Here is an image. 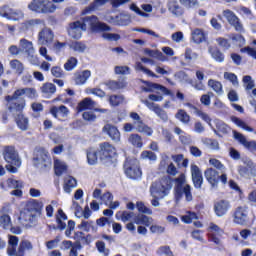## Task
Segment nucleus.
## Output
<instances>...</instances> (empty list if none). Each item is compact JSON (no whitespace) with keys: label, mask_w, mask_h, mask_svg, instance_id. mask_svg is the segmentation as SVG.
Instances as JSON below:
<instances>
[{"label":"nucleus","mask_w":256,"mask_h":256,"mask_svg":"<svg viewBox=\"0 0 256 256\" xmlns=\"http://www.w3.org/2000/svg\"><path fill=\"white\" fill-rule=\"evenodd\" d=\"M204 175L206 180L212 187H217L219 184V172L213 168H208L205 170Z\"/></svg>","instance_id":"nucleus-21"},{"label":"nucleus","mask_w":256,"mask_h":256,"mask_svg":"<svg viewBox=\"0 0 256 256\" xmlns=\"http://www.w3.org/2000/svg\"><path fill=\"white\" fill-rule=\"evenodd\" d=\"M184 57L186 61H195V59H198L199 54H197V52L193 51L191 48H186Z\"/></svg>","instance_id":"nucleus-60"},{"label":"nucleus","mask_w":256,"mask_h":256,"mask_svg":"<svg viewBox=\"0 0 256 256\" xmlns=\"http://www.w3.org/2000/svg\"><path fill=\"white\" fill-rule=\"evenodd\" d=\"M135 213L129 212V211H122V212H117L116 217L120 218L123 223H127V221H131L133 219Z\"/></svg>","instance_id":"nucleus-54"},{"label":"nucleus","mask_w":256,"mask_h":256,"mask_svg":"<svg viewBox=\"0 0 256 256\" xmlns=\"http://www.w3.org/2000/svg\"><path fill=\"white\" fill-rule=\"evenodd\" d=\"M129 143L133 145V147H138V149H141L143 147V139L139 134H131L128 138Z\"/></svg>","instance_id":"nucleus-48"},{"label":"nucleus","mask_w":256,"mask_h":256,"mask_svg":"<svg viewBox=\"0 0 256 256\" xmlns=\"http://www.w3.org/2000/svg\"><path fill=\"white\" fill-rule=\"evenodd\" d=\"M229 207H231L229 201L222 200L217 202L214 205V210L217 217H223V215H225L229 211Z\"/></svg>","instance_id":"nucleus-23"},{"label":"nucleus","mask_w":256,"mask_h":256,"mask_svg":"<svg viewBox=\"0 0 256 256\" xmlns=\"http://www.w3.org/2000/svg\"><path fill=\"white\" fill-rule=\"evenodd\" d=\"M33 244L29 240H22L19 244L16 256H25V251H32Z\"/></svg>","instance_id":"nucleus-34"},{"label":"nucleus","mask_w":256,"mask_h":256,"mask_svg":"<svg viewBox=\"0 0 256 256\" xmlns=\"http://www.w3.org/2000/svg\"><path fill=\"white\" fill-rule=\"evenodd\" d=\"M56 221L58 223V229H60V231H63L66 229L67 224L63 221H67V215L65 214V212H63V210H58V215L56 217Z\"/></svg>","instance_id":"nucleus-41"},{"label":"nucleus","mask_w":256,"mask_h":256,"mask_svg":"<svg viewBox=\"0 0 256 256\" xmlns=\"http://www.w3.org/2000/svg\"><path fill=\"white\" fill-rule=\"evenodd\" d=\"M12 225L13 222H11V216L9 213L5 212V209H3L0 215V227H2V229H11Z\"/></svg>","instance_id":"nucleus-31"},{"label":"nucleus","mask_w":256,"mask_h":256,"mask_svg":"<svg viewBox=\"0 0 256 256\" xmlns=\"http://www.w3.org/2000/svg\"><path fill=\"white\" fill-rule=\"evenodd\" d=\"M97 153H99V151H97L95 148H90L87 150V161L89 165H97Z\"/></svg>","instance_id":"nucleus-43"},{"label":"nucleus","mask_w":256,"mask_h":256,"mask_svg":"<svg viewBox=\"0 0 256 256\" xmlns=\"http://www.w3.org/2000/svg\"><path fill=\"white\" fill-rule=\"evenodd\" d=\"M3 158L6 163H9L6 165L7 171L17 173V167H21V159L17 150H15V146H4Z\"/></svg>","instance_id":"nucleus-4"},{"label":"nucleus","mask_w":256,"mask_h":256,"mask_svg":"<svg viewBox=\"0 0 256 256\" xmlns=\"http://www.w3.org/2000/svg\"><path fill=\"white\" fill-rule=\"evenodd\" d=\"M171 189H173V180L171 177H163L162 179L153 182L150 185V195L151 197H159L160 199H165L169 195Z\"/></svg>","instance_id":"nucleus-3"},{"label":"nucleus","mask_w":256,"mask_h":256,"mask_svg":"<svg viewBox=\"0 0 256 256\" xmlns=\"http://www.w3.org/2000/svg\"><path fill=\"white\" fill-rule=\"evenodd\" d=\"M19 47L21 49V51H25V53H27V55H33V53H35V48H33V42L22 38L19 41Z\"/></svg>","instance_id":"nucleus-29"},{"label":"nucleus","mask_w":256,"mask_h":256,"mask_svg":"<svg viewBox=\"0 0 256 256\" xmlns=\"http://www.w3.org/2000/svg\"><path fill=\"white\" fill-rule=\"evenodd\" d=\"M125 175L129 179H141V167H139V160L135 158H127L124 163Z\"/></svg>","instance_id":"nucleus-7"},{"label":"nucleus","mask_w":256,"mask_h":256,"mask_svg":"<svg viewBox=\"0 0 256 256\" xmlns=\"http://www.w3.org/2000/svg\"><path fill=\"white\" fill-rule=\"evenodd\" d=\"M232 133H233L234 139L237 142H239L240 145H243V147H245V149H247L251 153H256V141L255 140H252V141L247 140L245 135L241 134L240 132H237V130H233Z\"/></svg>","instance_id":"nucleus-12"},{"label":"nucleus","mask_w":256,"mask_h":256,"mask_svg":"<svg viewBox=\"0 0 256 256\" xmlns=\"http://www.w3.org/2000/svg\"><path fill=\"white\" fill-rule=\"evenodd\" d=\"M125 101V97L123 95H112L109 97V103L112 107H118V105H121Z\"/></svg>","instance_id":"nucleus-56"},{"label":"nucleus","mask_w":256,"mask_h":256,"mask_svg":"<svg viewBox=\"0 0 256 256\" xmlns=\"http://www.w3.org/2000/svg\"><path fill=\"white\" fill-rule=\"evenodd\" d=\"M168 11H170V13H172V15H174L175 17H181V15L185 13L183 7H181V5H179V2H177L176 0H171L168 2Z\"/></svg>","instance_id":"nucleus-26"},{"label":"nucleus","mask_w":256,"mask_h":256,"mask_svg":"<svg viewBox=\"0 0 256 256\" xmlns=\"http://www.w3.org/2000/svg\"><path fill=\"white\" fill-rule=\"evenodd\" d=\"M116 25H120L121 27L131 25V14H120L116 16Z\"/></svg>","instance_id":"nucleus-37"},{"label":"nucleus","mask_w":256,"mask_h":256,"mask_svg":"<svg viewBox=\"0 0 256 256\" xmlns=\"http://www.w3.org/2000/svg\"><path fill=\"white\" fill-rule=\"evenodd\" d=\"M216 127L220 133H223V135H227V133L231 132V127H229V125L225 124V122L217 121Z\"/></svg>","instance_id":"nucleus-61"},{"label":"nucleus","mask_w":256,"mask_h":256,"mask_svg":"<svg viewBox=\"0 0 256 256\" xmlns=\"http://www.w3.org/2000/svg\"><path fill=\"white\" fill-rule=\"evenodd\" d=\"M97 105V102H95L91 98H84L79 104H78V111H85L87 109H93Z\"/></svg>","instance_id":"nucleus-35"},{"label":"nucleus","mask_w":256,"mask_h":256,"mask_svg":"<svg viewBox=\"0 0 256 256\" xmlns=\"http://www.w3.org/2000/svg\"><path fill=\"white\" fill-rule=\"evenodd\" d=\"M91 77V71L84 70L82 72H76L74 74V82L76 85H85L87 80Z\"/></svg>","instance_id":"nucleus-25"},{"label":"nucleus","mask_w":256,"mask_h":256,"mask_svg":"<svg viewBox=\"0 0 256 256\" xmlns=\"http://www.w3.org/2000/svg\"><path fill=\"white\" fill-rule=\"evenodd\" d=\"M54 171L58 177H61L67 171V164L61 160L54 161Z\"/></svg>","instance_id":"nucleus-40"},{"label":"nucleus","mask_w":256,"mask_h":256,"mask_svg":"<svg viewBox=\"0 0 256 256\" xmlns=\"http://www.w3.org/2000/svg\"><path fill=\"white\" fill-rule=\"evenodd\" d=\"M179 3L186 9H195L199 5L197 0H179Z\"/></svg>","instance_id":"nucleus-62"},{"label":"nucleus","mask_w":256,"mask_h":256,"mask_svg":"<svg viewBox=\"0 0 256 256\" xmlns=\"http://www.w3.org/2000/svg\"><path fill=\"white\" fill-rule=\"evenodd\" d=\"M43 207V201L41 200L31 199L26 203V211H28V213H33L34 215L35 213L40 215L41 211H43Z\"/></svg>","instance_id":"nucleus-19"},{"label":"nucleus","mask_w":256,"mask_h":256,"mask_svg":"<svg viewBox=\"0 0 256 256\" xmlns=\"http://www.w3.org/2000/svg\"><path fill=\"white\" fill-rule=\"evenodd\" d=\"M26 95L28 99H37V89L35 88H19L16 89L12 95L5 96L6 106L10 113L15 111H23L25 109L26 101L22 96Z\"/></svg>","instance_id":"nucleus-2"},{"label":"nucleus","mask_w":256,"mask_h":256,"mask_svg":"<svg viewBox=\"0 0 256 256\" xmlns=\"http://www.w3.org/2000/svg\"><path fill=\"white\" fill-rule=\"evenodd\" d=\"M33 161L35 167H38V169H51V157H49V152L43 148L35 152Z\"/></svg>","instance_id":"nucleus-8"},{"label":"nucleus","mask_w":256,"mask_h":256,"mask_svg":"<svg viewBox=\"0 0 256 256\" xmlns=\"http://www.w3.org/2000/svg\"><path fill=\"white\" fill-rule=\"evenodd\" d=\"M50 113L54 117V119H59V117L65 118L69 117V108L65 105L60 106H52L50 108Z\"/></svg>","instance_id":"nucleus-20"},{"label":"nucleus","mask_w":256,"mask_h":256,"mask_svg":"<svg viewBox=\"0 0 256 256\" xmlns=\"http://www.w3.org/2000/svg\"><path fill=\"white\" fill-rule=\"evenodd\" d=\"M28 9L34 13H55L57 6L49 0H33L29 5Z\"/></svg>","instance_id":"nucleus-6"},{"label":"nucleus","mask_w":256,"mask_h":256,"mask_svg":"<svg viewBox=\"0 0 256 256\" xmlns=\"http://www.w3.org/2000/svg\"><path fill=\"white\" fill-rule=\"evenodd\" d=\"M133 221L136 225H144L145 227H150L153 224V218L145 214H137Z\"/></svg>","instance_id":"nucleus-28"},{"label":"nucleus","mask_w":256,"mask_h":256,"mask_svg":"<svg viewBox=\"0 0 256 256\" xmlns=\"http://www.w3.org/2000/svg\"><path fill=\"white\" fill-rule=\"evenodd\" d=\"M103 133H106L112 141H115V143H119L121 141V132H119V129L117 127L111 125V124H106L102 128Z\"/></svg>","instance_id":"nucleus-17"},{"label":"nucleus","mask_w":256,"mask_h":256,"mask_svg":"<svg viewBox=\"0 0 256 256\" xmlns=\"http://www.w3.org/2000/svg\"><path fill=\"white\" fill-rule=\"evenodd\" d=\"M25 18V14L21 10H13L10 8V13L8 15V19L10 21H21V19Z\"/></svg>","instance_id":"nucleus-47"},{"label":"nucleus","mask_w":256,"mask_h":256,"mask_svg":"<svg viewBox=\"0 0 256 256\" xmlns=\"http://www.w3.org/2000/svg\"><path fill=\"white\" fill-rule=\"evenodd\" d=\"M208 51L213 59L217 61V63H223L225 61V55L219 48L210 46Z\"/></svg>","instance_id":"nucleus-33"},{"label":"nucleus","mask_w":256,"mask_h":256,"mask_svg":"<svg viewBox=\"0 0 256 256\" xmlns=\"http://www.w3.org/2000/svg\"><path fill=\"white\" fill-rule=\"evenodd\" d=\"M108 89H111L112 91H117V89H123L127 87V82L125 80L120 81H109L106 83Z\"/></svg>","instance_id":"nucleus-45"},{"label":"nucleus","mask_w":256,"mask_h":256,"mask_svg":"<svg viewBox=\"0 0 256 256\" xmlns=\"http://www.w3.org/2000/svg\"><path fill=\"white\" fill-rule=\"evenodd\" d=\"M17 245H19V237L8 235L7 253L9 256H17Z\"/></svg>","instance_id":"nucleus-22"},{"label":"nucleus","mask_w":256,"mask_h":256,"mask_svg":"<svg viewBox=\"0 0 256 256\" xmlns=\"http://www.w3.org/2000/svg\"><path fill=\"white\" fill-rule=\"evenodd\" d=\"M40 90L44 97H51L57 91V87L53 83H44Z\"/></svg>","instance_id":"nucleus-36"},{"label":"nucleus","mask_w":256,"mask_h":256,"mask_svg":"<svg viewBox=\"0 0 256 256\" xmlns=\"http://www.w3.org/2000/svg\"><path fill=\"white\" fill-rule=\"evenodd\" d=\"M244 165L246 166H239L238 167V173L241 175V177H247L249 175H252L253 177H256V164L255 162L251 160L244 161Z\"/></svg>","instance_id":"nucleus-16"},{"label":"nucleus","mask_w":256,"mask_h":256,"mask_svg":"<svg viewBox=\"0 0 256 256\" xmlns=\"http://www.w3.org/2000/svg\"><path fill=\"white\" fill-rule=\"evenodd\" d=\"M73 187H77V180L75 178H73L72 176L66 177L65 178V186H64V190L66 191V193H69V189H71Z\"/></svg>","instance_id":"nucleus-59"},{"label":"nucleus","mask_w":256,"mask_h":256,"mask_svg":"<svg viewBox=\"0 0 256 256\" xmlns=\"http://www.w3.org/2000/svg\"><path fill=\"white\" fill-rule=\"evenodd\" d=\"M55 39V34L51 28H44L38 33L39 45H51Z\"/></svg>","instance_id":"nucleus-15"},{"label":"nucleus","mask_w":256,"mask_h":256,"mask_svg":"<svg viewBox=\"0 0 256 256\" xmlns=\"http://www.w3.org/2000/svg\"><path fill=\"white\" fill-rule=\"evenodd\" d=\"M175 117L181 121V123H184V125H187L189 121H191V116H189V114H187L183 109L178 110Z\"/></svg>","instance_id":"nucleus-52"},{"label":"nucleus","mask_w":256,"mask_h":256,"mask_svg":"<svg viewBox=\"0 0 256 256\" xmlns=\"http://www.w3.org/2000/svg\"><path fill=\"white\" fill-rule=\"evenodd\" d=\"M202 143L209 149H212V151H219V142L215 139L204 138L202 139Z\"/></svg>","instance_id":"nucleus-51"},{"label":"nucleus","mask_w":256,"mask_h":256,"mask_svg":"<svg viewBox=\"0 0 256 256\" xmlns=\"http://www.w3.org/2000/svg\"><path fill=\"white\" fill-rule=\"evenodd\" d=\"M232 123L235 124L236 127H239L240 129H243L244 131H247L248 133H253L254 129L247 125L245 121H243L241 118L236 117V116H231L230 117Z\"/></svg>","instance_id":"nucleus-32"},{"label":"nucleus","mask_w":256,"mask_h":256,"mask_svg":"<svg viewBox=\"0 0 256 256\" xmlns=\"http://www.w3.org/2000/svg\"><path fill=\"white\" fill-rule=\"evenodd\" d=\"M186 183L185 174H180L175 179V199L179 201L183 195L186 197V201H193V195L191 194V186Z\"/></svg>","instance_id":"nucleus-5"},{"label":"nucleus","mask_w":256,"mask_h":256,"mask_svg":"<svg viewBox=\"0 0 256 256\" xmlns=\"http://www.w3.org/2000/svg\"><path fill=\"white\" fill-rule=\"evenodd\" d=\"M234 223L236 225H247L249 222V211L247 210V207L245 206H239L236 208L234 212Z\"/></svg>","instance_id":"nucleus-13"},{"label":"nucleus","mask_w":256,"mask_h":256,"mask_svg":"<svg viewBox=\"0 0 256 256\" xmlns=\"http://www.w3.org/2000/svg\"><path fill=\"white\" fill-rule=\"evenodd\" d=\"M131 119L134 121V127L139 133H144L145 135H148L151 137L153 135V129L145 123H143V120L141 119V116L137 112H131L130 113Z\"/></svg>","instance_id":"nucleus-10"},{"label":"nucleus","mask_w":256,"mask_h":256,"mask_svg":"<svg viewBox=\"0 0 256 256\" xmlns=\"http://www.w3.org/2000/svg\"><path fill=\"white\" fill-rule=\"evenodd\" d=\"M10 68L15 71L18 75H21L23 71H25V66L21 63V61L14 59L11 60L10 63Z\"/></svg>","instance_id":"nucleus-44"},{"label":"nucleus","mask_w":256,"mask_h":256,"mask_svg":"<svg viewBox=\"0 0 256 256\" xmlns=\"http://www.w3.org/2000/svg\"><path fill=\"white\" fill-rule=\"evenodd\" d=\"M242 82L247 93H251V89L255 87V80H253V77L246 75L243 77Z\"/></svg>","instance_id":"nucleus-50"},{"label":"nucleus","mask_w":256,"mask_h":256,"mask_svg":"<svg viewBox=\"0 0 256 256\" xmlns=\"http://www.w3.org/2000/svg\"><path fill=\"white\" fill-rule=\"evenodd\" d=\"M78 229H81L82 231H86L89 233L90 231L95 232V222L89 220H82V222L79 224Z\"/></svg>","instance_id":"nucleus-42"},{"label":"nucleus","mask_w":256,"mask_h":256,"mask_svg":"<svg viewBox=\"0 0 256 256\" xmlns=\"http://www.w3.org/2000/svg\"><path fill=\"white\" fill-rule=\"evenodd\" d=\"M142 103L146 105L150 111H153V113H155L163 123H167V121H169V115H167V112L163 108L159 107V104H155L149 100H142Z\"/></svg>","instance_id":"nucleus-14"},{"label":"nucleus","mask_w":256,"mask_h":256,"mask_svg":"<svg viewBox=\"0 0 256 256\" xmlns=\"http://www.w3.org/2000/svg\"><path fill=\"white\" fill-rule=\"evenodd\" d=\"M192 40L199 45V43H203L205 41V32L203 30L196 28L195 30L192 31Z\"/></svg>","instance_id":"nucleus-38"},{"label":"nucleus","mask_w":256,"mask_h":256,"mask_svg":"<svg viewBox=\"0 0 256 256\" xmlns=\"http://www.w3.org/2000/svg\"><path fill=\"white\" fill-rule=\"evenodd\" d=\"M136 209H138L139 213H143L144 215H153V210L145 206V203H143L142 201H138L136 203Z\"/></svg>","instance_id":"nucleus-55"},{"label":"nucleus","mask_w":256,"mask_h":256,"mask_svg":"<svg viewBox=\"0 0 256 256\" xmlns=\"http://www.w3.org/2000/svg\"><path fill=\"white\" fill-rule=\"evenodd\" d=\"M36 25H45V20L30 19L23 23V27H25V29H31L33 27H36Z\"/></svg>","instance_id":"nucleus-53"},{"label":"nucleus","mask_w":256,"mask_h":256,"mask_svg":"<svg viewBox=\"0 0 256 256\" xmlns=\"http://www.w3.org/2000/svg\"><path fill=\"white\" fill-rule=\"evenodd\" d=\"M208 86H210L217 95H223V84H221V82L210 79L208 81Z\"/></svg>","instance_id":"nucleus-46"},{"label":"nucleus","mask_w":256,"mask_h":256,"mask_svg":"<svg viewBox=\"0 0 256 256\" xmlns=\"http://www.w3.org/2000/svg\"><path fill=\"white\" fill-rule=\"evenodd\" d=\"M69 48L75 51V53H85L87 45L81 41H74L69 44Z\"/></svg>","instance_id":"nucleus-39"},{"label":"nucleus","mask_w":256,"mask_h":256,"mask_svg":"<svg viewBox=\"0 0 256 256\" xmlns=\"http://www.w3.org/2000/svg\"><path fill=\"white\" fill-rule=\"evenodd\" d=\"M209 163L212 165V167H215V169H218V171H221V173L225 171V165H223V163H221V161H219L218 159L211 158L209 160Z\"/></svg>","instance_id":"nucleus-63"},{"label":"nucleus","mask_w":256,"mask_h":256,"mask_svg":"<svg viewBox=\"0 0 256 256\" xmlns=\"http://www.w3.org/2000/svg\"><path fill=\"white\" fill-rule=\"evenodd\" d=\"M223 17L228 21L229 25L234 27L235 31H238L239 33H243L245 31V28H243V23H241V20L237 15L234 14L233 11L226 9L222 12Z\"/></svg>","instance_id":"nucleus-9"},{"label":"nucleus","mask_w":256,"mask_h":256,"mask_svg":"<svg viewBox=\"0 0 256 256\" xmlns=\"http://www.w3.org/2000/svg\"><path fill=\"white\" fill-rule=\"evenodd\" d=\"M107 1L108 0H95L83 11L84 15L85 13L97 10L99 7H103Z\"/></svg>","instance_id":"nucleus-49"},{"label":"nucleus","mask_w":256,"mask_h":256,"mask_svg":"<svg viewBox=\"0 0 256 256\" xmlns=\"http://www.w3.org/2000/svg\"><path fill=\"white\" fill-rule=\"evenodd\" d=\"M191 175L194 187L196 189H201V185H203V174H201L199 166L191 165Z\"/></svg>","instance_id":"nucleus-18"},{"label":"nucleus","mask_w":256,"mask_h":256,"mask_svg":"<svg viewBox=\"0 0 256 256\" xmlns=\"http://www.w3.org/2000/svg\"><path fill=\"white\" fill-rule=\"evenodd\" d=\"M158 255H165V256H173V252L171 251V248L169 246H161L157 250Z\"/></svg>","instance_id":"nucleus-64"},{"label":"nucleus","mask_w":256,"mask_h":256,"mask_svg":"<svg viewBox=\"0 0 256 256\" xmlns=\"http://www.w3.org/2000/svg\"><path fill=\"white\" fill-rule=\"evenodd\" d=\"M19 219L23 225H33L35 223L36 215L25 209V211L20 214Z\"/></svg>","instance_id":"nucleus-27"},{"label":"nucleus","mask_w":256,"mask_h":256,"mask_svg":"<svg viewBox=\"0 0 256 256\" xmlns=\"http://www.w3.org/2000/svg\"><path fill=\"white\" fill-rule=\"evenodd\" d=\"M2 189H21L23 187V182L13 179V178H8L6 181L1 183Z\"/></svg>","instance_id":"nucleus-30"},{"label":"nucleus","mask_w":256,"mask_h":256,"mask_svg":"<svg viewBox=\"0 0 256 256\" xmlns=\"http://www.w3.org/2000/svg\"><path fill=\"white\" fill-rule=\"evenodd\" d=\"M12 113H18L16 116V124L21 131H27L29 129V119L23 115L22 111H14Z\"/></svg>","instance_id":"nucleus-24"},{"label":"nucleus","mask_w":256,"mask_h":256,"mask_svg":"<svg viewBox=\"0 0 256 256\" xmlns=\"http://www.w3.org/2000/svg\"><path fill=\"white\" fill-rule=\"evenodd\" d=\"M77 63H79V61L77 60V58L75 57H70L66 63L64 64V69L65 71H73V69H75V67H77Z\"/></svg>","instance_id":"nucleus-58"},{"label":"nucleus","mask_w":256,"mask_h":256,"mask_svg":"<svg viewBox=\"0 0 256 256\" xmlns=\"http://www.w3.org/2000/svg\"><path fill=\"white\" fill-rule=\"evenodd\" d=\"M98 153L101 161H105L107 159H112V157H115V155H117V149H115V146H113V144H110L109 142H104L99 145Z\"/></svg>","instance_id":"nucleus-11"},{"label":"nucleus","mask_w":256,"mask_h":256,"mask_svg":"<svg viewBox=\"0 0 256 256\" xmlns=\"http://www.w3.org/2000/svg\"><path fill=\"white\" fill-rule=\"evenodd\" d=\"M136 71H142V73H145V75H148V77H159L157 74H155L153 71L145 68L141 62H137L135 66Z\"/></svg>","instance_id":"nucleus-57"},{"label":"nucleus","mask_w":256,"mask_h":256,"mask_svg":"<svg viewBox=\"0 0 256 256\" xmlns=\"http://www.w3.org/2000/svg\"><path fill=\"white\" fill-rule=\"evenodd\" d=\"M87 27L90 28L92 33H104V31H110L109 25L99 22L97 16H86L81 21H76L70 24L68 29V35L72 39H81L83 31H87Z\"/></svg>","instance_id":"nucleus-1"}]
</instances>
